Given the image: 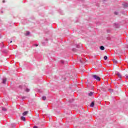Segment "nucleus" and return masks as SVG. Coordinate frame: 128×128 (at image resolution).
Masks as SVG:
<instances>
[{"label":"nucleus","instance_id":"nucleus-15","mask_svg":"<svg viewBox=\"0 0 128 128\" xmlns=\"http://www.w3.org/2000/svg\"><path fill=\"white\" fill-rule=\"evenodd\" d=\"M113 62L114 64H118V61L114 59L113 60Z\"/></svg>","mask_w":128,"mask_h":128},{"label":"nucleus","instance_id":"nucleus-5","mask_svg":"<svg viewBox=\"0 0 128 128\" xmlns=\"http://www.w3.org/2000/svg\"><path fill=\"white\" fill-rule=\"evenodd\" d=\"M28 111L24 112L22 113V116H26V114H28Z\"/></svg>","mask_w":128,"mask_h":128},{"label":"nucleus","instance_id":"nucleus-8","mask_svg":"<svg viewBox=\"0 0 128 128\" xmlns=\"http://www.w3.org/2000/svg\"><path fill=\"white\" fill-rule=\"evenodd\" d=\"M100 50H104V46H100Z\"/></svg>","mask_w":128,"mask_h":128},{"label":"nucleus","instance_id":"nucleus-17","mask_svg":"<svg viewBox=\"0 0 128 128\" xmlns=\"http://www.w3.org/2000/svg\"><path fill=\"white\" fill-rule=\"evenodd\" d=\"M26 92H30V89L26 88Z\"/></svg>","mask_w":128,"mask_h":128},{"label":"nucleus","instance_id":"nucleus-3","mask_svg":"<svg viewBox=\"0 0 128 128\" xmlns=\"http://www.w3.org/2000/svg\"><path fill=\"white\" fill-rule=\"evenodd\" d=\"M114 28H120V24H118V23H114Z\"/></svg>","mask_w":128,"mask_h":128},{"label":"nucleus","instance_id":"nucleus-7","mask_svg":"<svg viewBox=\"0 0 128 128\" xmlns=\"http://www.w3.org/2000/svg\"><path fill=\"white\" fill-rule=\"evenodd\" d=\"M6 78H3L2 79V84H6Z\"/></svg>","mask_w":128,"mask_h":128},{"label":"nucleus","instance_id":"nucleus-28","mask_svg":"<svg viewBox=\"0 0 128 128\" xmlns=\"http://www.w3.org/2000/svg\"><path fill=\"white\" fill-rule=\"evenodd\" d=\"M42 46H44V42L42 43Z\"/></svg>","mask_w":128,"mask_h":128},{"label":"nucleus","instance_id":"nucleus-25","mask_svg":"<svg viewBox=\"0 0 128 128\" xmlns=\"http://www.w3.org/2000/svg\"><path fill=\"white\" fill-rule=\"evenodd\" d=\"M2 2H4V3L6 2V0H4L2 1Z\"/></svg>","mask_w":128,"mask_h":128},{"label":"nucleus","instance_id":"nucleus-26","mask_svg":"<svg viewBox=\"0 0 128 128\" xmlns=\"http://www.w3.org/2000/svg\"><path fill=\"white\" fill-rule=\"evenodd\" d=\"M12 41H10V44H12Z\"/></svg>","mask_w":128,"mask_h":128},{"label":"nucleus","instance_id":"nucleus-30","mask_svg":"<svg viewBox=\"0 0 128 128\" xmlns=\"http://www.w3.org/2000/svg\"><path fill=\"white\" fill-rule=\"evenodd\" d=\"M46 42H48V39H46Z\"/></svg>","mask_w":128,"mask_h":128},{"label":"nucleus","instance_id":"nucleus-14","mask_svg":"<svg viewBox=\"0 0 128 128\" xmlns=\"http://www.w3.org/2000/svg\"><path fill=\"white\" fill-rule=\"evenodd\" d=\"M30 32L28 31H27L26 34V36H29Z\"/></svg>","mask_w":128,"mask_h":128},{"label":"nucleus","instance_id":"nucleus-13","mask_svg":"<svg viewBox=\"0 0 128 128\" xmlns=\"http://www.w3.org/2000/svg\"><path fill=\"white\" fill-rule=\"evenodd\" d=\"M42 100H46V96H43L42 97Z\"/></svg>","mask_w":128,"mask_h":128},{"label":"nucleus","instance_id":"nucleus-21","mask_svg":"<svg viewBox=\"0 0 128 128\" xmlns=\"http://www.w3.org/2000/svg\"><path fill=\"white\" fill-rule=\"evenodd\" d=\"M19 88H22V86H20Z\"/></svg>","mask_w":128,"mask_h":128},{"label":"nucleus","instance_id":"nucleus-6","mask_svg":"<svg viewBox=\"0 0 128 128\" xmlns=\"http://www.w3.org/2000/svg\"><path fill=\"white\" fill-rule=\"evenodd\" d=\"M22 120H23V122H26V118L24 116H21L20 118Z\"/></svg>","mask_w":128,"mask_h":128},{"label":"nucleus","instance_id":"nucleus-18","mask_svg":"<svg viewBox=\"0 0 128 128\" xmlns=\"http://www.w3.org/2000/svg\"><path fill=\"white\" fill-rule=\"evenodd\" d=\"M72 50H73V52H76V49L75 48H74L72 49Z\"/></svg>","mask_w":128,"mask_h":128},{"label":"nucleus","instance_id":"nucleus-16","mask_svg":"<svg viewBox=\"0 0 128 128\" xmlns=\"http://www.w3.org/2000/svg\"><path fill=\"white\" fill-rule=\"evenodd\" d=\"M104 60H108L107 56H104Z\"/></svg>","mask_w":128,"mask_h":128},{"label":"nucleus","instance_id":"nucleus-24","mask_svg":"<svg viewBox=\"0 0 128 128\" xmlns=\"http://www.w3.org/2000/svg\"><path fill=\"white\" fill-rule=\"evenodd\" d=\"M33 128H38L36 126H34Z\"/></svg>","mask_w":128,"mask_h":128},{"label":"nucleus","instance_id":"nucleus-31","mask_svg":"<svg viewBox=\"0 0 128 128\" xmlns=\"http://www.w3.org/2000/svg\"><path fill=\"white\" fill-rule=\"evenodd\" d=\"M80 62H82V60H80Z\"/></svg>","mask_w":128,"mask_h":128},{"label":"nucleus","instance_id":"nucleus-4","mask_svg":"<svg viewBox=\"0 0 128 128\" xmlns=\"http://www.w3.org/2000/svg\"><path fill=\"white\" fill-rule=\"evenodd\" d=\"M90 106L91 108H94V102H92L91 104H90Z\"/></svg>","mask_w":128,"mask_h":128},{"label":"nucleus","instance_id":"nucleus-20","mask_svg":"<svg viewBox=\"0 0 128 128\" xmlns=\"http://www.w3.org/2000/svg\"><path fill=\"white\" fill-rule=\"evenodd\" d=\"M64 61L62 60H61V63L62 64H64Z\"/></svg>","mask_w":128,"mask_h":128},{"label":"nucleus","instance_id":"nucleus-12","mask_svg":"<svg viewBox=\"0 0 128 128\" xmlns=\"http://www.w3.org/2000/svg\"><path fill=\"white\" fill-rule=\"evenodd\" d=\"M92 94H94V93L92 92H90L88 94V96H92Z\"/></svg>","mask_w":128,"mask_h":128},{"label":"nucleus","instance_id":"nucleus-1","mask_svg":"<svg viewBox=\"0 0 128 128\" xmlns=\"http://www.w3.org/2000/svg\"><path fill=\"white\" fill-rule=\"evenodd\" d=\"M92 77L94 78V80H98V82L100 80V78L96 75H93Z\"/></svg>","mask_w":128,"mask_h":128},{"label":"nucleus","instance_id":"nucleus-23","mask_svg":"<svg viewBox=\"0 0 128 128\" xmlns=\"http://www.w3.org/2000/svg\"><path fill=\"white\" fill-rule=\"evenodd\" d=\"M34 46H38V44H35Z\"/></svg>","mask_w":128,"mask_h":128},{"label":"nucleus","instance_id":"nucleus-27","mask_svg":"<svg viewBox=\"0 0 128 128\" xmlns=\"http://www.w3.org/2000/svg\"><path fill=\"white\" fill-rule=\"evenodd\" d=\"M126 77L127 78H128V75L126 76Z\"/></svg>","mask_w":128,"mask_h":128},{"label":"nucleus","instance_id":"nucleus-9","mask_svg":"<svg viewBox=\"0 0 128 128\" xmlns=\"http://www.w3.org/2000/svg\"><path fill=\"white\" fill-rule=\"evenodd\" d=\"M76 48H80V46H82V44H77L76 45Z\"/></svg>","mask_w":128,"mask_h":128},{"label":"nucleus","instance_id":"nucleus-2","mask_svg":"<svg viewBox=\"0 0 128 128\" xmlns=\"http://www.w3.org/2000/svg\"><path fill=\"white\" fill-rule=\"evenodd\" d=\"M116 74L120 78H122V75L118 72H116Z\"/></svg>","mask_w":128,"mask_h":128},{"label":"nucleus","instance_id":"nucleus-10","mask_svg":"<svg viewBox=\"0 0 128 128\" xmlns=\"http://www.w3.org/2000/svg\"><path fill=\"white\" fill-rule=\"evenodd\" d=\"M2 110H3L4 112H6L7 110L6 109V108L2 107Z\"/></svg>","mask_w":128,"mask_h":128},{"label":"nucleus","instance_id":"nucleus-11","mask_svg":"<svg viewBox=\"0 0 128 128\" xmlns=\"http://www.w3.org/2000/svg\"><path fill=\"white\" fill-rule=\"evenodd\" d=\"M124 8L128 7V3H125V4H124Z\"/></svg>","mask_w":128,"mask_h":128},{"label":"nucleus","instance_id":"nucleus-19","mask_svg":"<svg viewBox=\"0 0 128 128\" xmlns=\"http://www.w3.org/2000/svg\"><path fill=\"white\" fill-rule=\"evenodd\" d=\"M114 14H118V12H114Z\"/></svg>","mask_w":128,"mask_h":128},{"label":"nucleus","instance_id":"nucleus-22","mask_svg":"<svg viewBox=\"0 0 128 128\" xmlns=\"http://www.w3.org/2000/svg\"><path fill=\"white\" fill-rule=\"evenodd\" d=\"M22 100H24V99L26 98V97L22 96Z\"/></svg>","mask_w":128,"mask_h":128},{"label":"nucleus","instance_id":"nucleus-29","mask_svg":"<svg viewBox=\"0 0 128 128\" xmlns=\"http://www.w3.org/2000/svg\"><path fill=\"white\" fill-rule=\"evenodd\" d=\"M0 38H2V35H1V34H0Z\"/></svg>","mask_w":128,"mask_h":128}]
</instances>
